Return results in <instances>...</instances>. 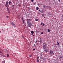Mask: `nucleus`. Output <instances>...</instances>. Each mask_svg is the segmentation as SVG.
<instances>
[{
  "instance_id": "26",
  "label": "nucleus",
  "mask_w": 63,
  "mask_h": 63,
  "mask_svg": "<svg viewBox=\"0 0 63 63\" xmlns=\"http://www.w3.org/2000/svg\"><path fill=\"white\" fill-rule=\"evenodd\" d=\"M47 8H49V6H47Z\"/></svg>"
},
{
  "instance_id": "17",
  "label": "nucleus",
  "mask_w": 63,
  "mask_h": 63,
  "mask_svg": "<svg viewBox=\"0 0 63 63\" xmlns=\"http://www.w3.org/2000/svg\"><path fill=\"white\" fill-rule=\"evenodd\" d=\"M38 9H39V7H37L36 8V10H38Z\"/></svg>"
},
{
  "instance_id": "22",
  "label": "nucleus",
  "mask_w": 63,
  "mask_h": 63,
  "mask_svg": "<svg viewBox=\"0 0 63 63\" xmlns=\"http://www.w3.org/2000/svg\"><path fill=\"white\" fill-rule=\"evenodd\" d=\"M36 21H38V20H39V19H36Z\"/></svg>"
},
{
  "instance_id": "3",
  "label": "nucleus",
  "mask_w": 63,
  "mask_h": 63,
  "mask_svg": "<svg viewBox=\"0 0 63 63\" xmlns=\"http://www.w3.org/2000/svg\"><path fill=\"white\" fill-rule=\"evenodd\" d=\"M44 50V51L45 52H48V51H49V50L47 49V48H45V49Z\"/></svg>"
},
{
  "instance_id": "21",
  "label": "nucleus",
  "mask_w": 63,
  "mask_h": 63,
  "mask_svg": "<svg viewBox=\"0 0 63 63\" xmlns=\"http://www.w3.org/2000/svg\"><path fill=\"white\" fill-rule=\"evenodd\" d=\"M7 57H9V54H7Z\"/></svg>"
},
{
  "instance_id": "19",
  "label": "nucleus",
  "mask_w": 63,
  "mask_h": 63,
  "mask_svg": "<svg viewBox=\"0 0 63 63\" xmlns=\"http://www.w3.org/2000/svg\"><path fill=\"white\" fill-rule=\"evenodd\" d=\"M37 62H39V60L37 59Z\"/></svg>"
},
{
  "instance_id": "29",
  "label": "nucleus",
  "mask_w": 63,
  "mask_h": 63,
  "mask_svg": "<svg viewBox=\"0 0 63 63\" xmlns=\"http://www.w3.org/2000/svg\"><path fill=\"white\" fill-rule=\"evenodd\" d=\"M37 5H38V6H39V5H40V4H39V3L38 4H37Z\"/></svg>"
},
{
  "instance_id": "27",
  "label": "nucleus",
  "mask_w": 63,
  "mask_h": 63,
  "mask_svg": "<svg viewBox=\"0 0 63 63\" xmlns=\"http://www.w3.org/2000/svg\"><path fill=\"white\" fill-rule=\"evenodd\" d=\"M30 57H32V55H30Z\"/></svg>"
},
{
  "instance_id": "39",
  "label": "nucleus",
  "mask_w": 63,
  "mask_h": 63,
  "mask_svg": "<svg viewBox=\"0 0 63 63\" xmlns=\"http://www.w3.org/2000/svg\"><path fill=\"white\" fill-rule=\"evenodd\" d=\"M20 6H21L20 5H19V7H20Z\"/></svg>"
},
{
  "instance_id": "36",
  "label": "nucleus",
  "mask_w": 63,
  "mask_h": 63,
  "mask_svg": "<svg viewBox=\"0 0 63 63\" xmlns=\"http://www.w3.org/2000/svg\"><path fill=\"white\" fill-rule=\"evenodd\" d=\"M39 12H40V10H39Z\"/></svg>"
},
{
  "instance_id": "32",
  "label": "nucleus",
  "mask_w": 63,
  "mask_h": 63,
  "mask_svg": "<svg viewBox=\"0 0 63 63\" xmlns=\"http://www.w3.org/2000/svg\"><path fill=\"white\" fill-rule=\"evenodd\" d=\"M23 23H24V21H23Z\"/></svg>"
},
{
  "instance_id": "16",
  "label": "nucleus",
  "mask_w": 63,
  "mask_h": 63,
  "mask_svg": "<svg viewBox=\"0 0 63 63\" xmlns=\"http://www.w3.org/2000/svg\"><path fill=\"white\" fill-rule=\"evenodd\" d=\"M22 21L24 20V19H23V17H22Z\"/></svg>"
},
{
  "instance_id": "42",
  "label": "nucleus",
  "mask_w": 63,
  "mask_h": 63,
  "mask_svg": "<svg viewBox=\"0 0 63 63\" xmlns=\"http://www.w3.org/2000/svg\"><path fill=\"white\" fill-rule=\"evenodd\" d=\"M33 34L32 33L31 35H33Z\"/></svg>"
},
{
  "instance_id": "23",
  "label": "nucleus",
  "mask_w": 63,
  "mask_h": 63,
  "mask_svg": "<svg viewBox=\"0 0 63 63\" xmlns=\"http://www.w3.org/2000/svg\"><path fill=\"white\" fill-rule=\"evenodd\" d=\"M2 63H5V61H3L2 62Z\"/></svg>"
},
{
  "instance_id": "25",
  "label": "nucleus",
  "mask_w": 63,
  "mask_h": 63,
  "mask_svg": "<svg viewBox=\"0 0 63 63\" xmlns=\"http://www.w3.org/2000/svg\"><path fill=\"white\" fill-rule=\"evenodd\" d=\"M8 13H10V10L8 11Z\"/></svg>"
},
{
  "instance_id": "34",
  "label": "nucleus",
  "mask_w": 63,
  "mask_h": 63,
  "mask_svg": "<svg viewBox=\"0 0 63 63\" xmlns=\"http://www.w3.org/2000/svg\"><path fill=\"white\" fill-rule=\"evenodd\" d=\"M0 56H2V54H0Z\"/></svg>"
},
{
  "instance_id": "15",
  "label": "nucleus",
  "mask_w": 63,
  "mask_h": 63,
  "mask_svg": "<svg viewBox=\"0 0 63 63\" xmlns=\"http://www.w3.org/2000/svg\"><path fill=\"white\" fill-rule=\"evenodd\" d=\"M7 11H10V10H9V8H8V7H7Z\"/></svg>"
},
{
  "instance_id": "43",
  "label": "nucleus",
  "mask_w": 63,
  "mask_h": 63,
  "mask_svg": "<svg viewBox=\"0 0 63 63\" xmlns=\"http://www.w3.org/2000/svg\"><path fill=\"white\" fill-rule=\"evenodd\" d=\"M33 36H34L35 35H33Z\"/></svg>"
},
{
  "instance_id": "44",
  "label": "nucleus",
  "mask_w": 63,
  "mask_h": 63,
  "mask_svg": "<svg viewBox=\"0 0 63 63\" xmlns=\"http://www.w3.org/2000/svg\"><path fill=\"white\" fill-rule=\"evenodd\" d=\"M0 32H1V31H0Z\"/></svg>"
},
{
  "instance_id": "24",
  "label": "nucleus",
  "mask_w": 63,
  "mask_h": 63,
  "mask_svg": "<svg viewBox=\"0 0 63 63\" xmlns=\"http://www.w3.org/2000/svg\"><path fill=\"white\" fill-rule=\"evenodd\" d=\"M37 59H39V57H37Z\"/></svg>"
},
{
  "instance_id": "5",
  "label": "nucleus",
  "mask_w": 63,
  "mask_h": 63,
  "mask_svg": "<svg viewBox=\"0 0 63 63\" xmlns=\"http://www.w3.org/2000/svg\"><path fill=\"white\" fill-rule=\"evenodd\" d=\"M11 24L12 25L14 26V27H16V25H15V24H14V23H13V22H11Z\"/></svg>"
},
{
  "instance_id": "9",
  "label": "nucleus",
  "mask_w": 63,
  "mask_h": 63,
  "mask_svg": "<svg viewBox=\"0 0 63 63\" xmlns=\"http://www.w3.org/2000/svg\"><path fill=\"white\" fill-rule=\"evenodd\" d=\"M53 52L51 50L50 51V54H53Z\"/></svg>"
},
{
  "instance_id": "40",
  "label": "nucleus",
  "mask_w": 63,
  "mask_h": 63,
  "mask_svg": "<svg viewBox=\"0 0 63 63\" xmlns=\"http://www.w3.org/2000/svg\"><path fill=\"white\" fill-rule=\"evenodd\" d=\"M35 46V44L34 45V46Z\"/></svg>"
},
{
  "instance_id": "14",
  "label": "nucleus",
  "mask_w": 63,
  "mask_h": 63,
  "mask_svg": "<svg viewBox=\"0 0 63 63\" xmlns=\"http://www.w3.org/2000/svg\"><path fill=\"white\" fill-rule=\"evenodd\" d=\"M31 33L32 34H34V31H32L31 32Z\"/></svg>"
},
{
  "instance_id": "12",
  "label": "nucleus",
  "mask_w": 63,
  "mask_h": 63,
  "mask_svg": "<svg viewBox=\"0 0 63 63\" xmlns=\"http://www.w3.org/2000/svg\"><path fill=\"white\" fill-rule=\"evenodd\" d=\"M63 58V57H62V56H60V57L59 58V59L60 60H61V58Z\"/></svg>"
},
{
  "instance_id": "11",
  "label": "nucleus",
  "mask_w": 63,
  "mask_h": 63,
  "mask_svg": "<svg viewBox=\"0 0 63 63\" xmlns=\"http://www.w3.org/2000/svg\"><path fill=\"white\" fill-rule=\"evenodd\" d=\"M41 25H43V26H45V24L43 23H41Z\"/></svg>"
},
{
  "instance_id": "20",
  "label": "nucleus",
  "mask_w": 63,
  "mask_h": 63,
  "mask_svg": "<svg viewBox=\"0 0 63 63\" xmlns=\"http://www.w3.org/2000/svg\"><path fill=\"white\" fill-rule=\"evenodd\" d=\"M42 16L43 17H44V14H42Z\"/></svg>"
},
{
  "instance_id": "28",
  "label": "nucleus",
  "mask_w": 63,
  "mask_h": 63,
  "mask_svg": "<svg viewBox=\"0 0 63 63\" xmlns=\"http://www.w3.org/2000/svg\"><path fill=\"white\" fill-rule=\"evenodd\" d=\"M31 1H32V2H33L34 0H32Z\"/></svg>"
},
{
  "instance_id": "1",
  "label": "nucleus",
  "mask_w": 63,
  "mask_h": 63,
  "mask_svg": "<svg viewBox=\"0 0 63 63\" xmlns=\"http://www.w3.org/2000/svg\"><path fill=\"white\" fill-rule=\"evenodd\" d=\"M42 47L44 49H45V48H47V44H44L43 45Z\"/></svg>"
},
{
  "instance_id": "8",
  "label": "nucleus",
  "mask_w": 63,
  "mask_h": 63,
  "mask_svg": "<svg viewBox=\"0 0 63 63\" xmlns=\"http://www.w3.org/2000/svg\"><path fill=\"white\" fill-rule=\"evenodd\" d=\"M43 7H44L45 9H46V8H47V6H46V5H43Z\"/></svg>"
},
{
  "instance_id": "30",
  "label": "nucleus",
  "mask_w": 63,
  "mask_h": 63,
  "mask_svg": "<svg viewBox=\"0 0 63 63\" xmlns=\"http://www.w3.org/2000/svg\"><path fill=\"white\" fill-rule=\"evenodd\" d=\"M41 34H43V32H41Z\"/></svg>"
},
{
  "instance_id": "35",
  "label": "nucleus",
  "mask_w": 63,
  "mask_h": 63,
  "mask_svg": "<svg viewBox=\"0 0 63 63\" xmlns=\"http://www.w3.org/2000/svg\"><path fill=\"white\" fill-rule=\"evenodd\" d=\"M59 2H60V0H58Z\"/></svg>"
},
{
  "instance_id": "31",
  "label": "nucleus",
  "mask_w": 63,
  "mask_h": 63,
  "mask_svg": "<svg viewBox=\"0 0 63 63\" xmlns=\"http://www.w3.org/2000/svg\"><path fill=\"white\" fill-rule=\"evenodd\" d=\"M6 17L7 18H8V17H9V16H7Z\"/></svg>"
},
{
  "instance_id": "41",
  "label": "nucleus",
  "mask_w": 63,
  "mask_h": 63,
  "mask_svg": "<svg viewBox=\"0 0 63 63\" xmlns=\"http://www.w3.org/2000/svg\"><path fill=\"white\" fill-rule=\"evenodd\" d=\"M13 6H14V5H13Z\"/></svg>"
},
{
  "instance_id": "6",
  "label": "nucleus",
  "mask_w": 63,
  "mask_h": 63,
  "mask_svg": "<svg viewBox=\"0 0 63 63\" xmlns=\"http://www.w3.org/2000/svg\"><path fill=\"white\" fill-rule=\"evenodd\" d=\"M43 40H42V39L41 38H40L39 42L41 43H43Z\"/></svg>"
},
{
  "instance_id": "10",
  "label": "nucleus",
  "mask_w": 63,
  "mask_h": 63,
  "mask_svg": "<svg viewBox=\"0 0 63 63\" xmlns=\"http://www.w3.org/2000/svg\"><path fill=\"white\" fill-rule=\"evenodd\" d=\"M27 22L28 23H30V20H28Z\"/></svg>"
},
{
  "instance_id": "4",
  "label": "nucleus",
  "mask_w": 63,
  "mask_h": 63,
  "mask_svg": "<svg viewBox=\"0 0 63 63\" xmlns=\"http://www.w3.org/2000/svg\"><path fill=\"white\" fill-rule=\"evenodd\" d=\"M5 7H9V5L8 4V2H6V5H5Z\"/></svg>"
},
{
  "instance_id": "18",
  "label": "nucleus",
  "mask_w": 63,
  "mask_h": 63,
  "mask_svg": "<svg viewBox=\"0 0 63 63\" xmlns=\"http://www.w3.org/2000/svg\"><path fill=\"white\" fill-rule=\"evenodd\" d=\"M47 31L48 32H50V30H49V29H48L47 30Z\"/></svg>"
},
{
  "instance_id": "7",
  "label": "nucleus",
  "mask_w": 63,
  "mask_h": 63,
  "mask_svg": "<svg viewBox=\"0 0 63 63\" xmlns=\"http://www.w3.org/2000/svg\"><path fill=\"white\" fill-rule=\"evenodd\" d=\"M8 4L9 5H10V4H11V5H12V2H11V1H9L8 2Z\"/></svg>"
},
{
  "instance_id": "13",
  "label": "nucleus",
  "mask_w": 63,
  "mask_h": 63,
  "mask_svg": "<svg viewBox=\"0 0 63 63\" xmlns=\"http://www.w3.org/2000/svg\"><path fill=\"white\" fill-rule=\"evenodd\" d=\"M58 43V42H57V45H59V44H60V42H59Z\"/></svg>"
},
{
  "instance_id": "38",
  "label": "nucleus",
  "mask_w": 63,
  "mask_h": 63,
  "mask_svg": "<svg viewBox=\"0 0 63 63\" xmlns=\"http://www.w3.org/2000/svg\"><path fill=\"white\" fill-rule=\"evenodd\" d=\"M33 50H35V49H33Z\"/></svg>"
},
{
  "instance_id": "37",
  "label": "nucleus",
  "mask_w": 63,
  "mask_h": 63,
  "mask_svg": "<svg viewBox=\"0 0 63 63\" xmlns=\"http://www.w3.org/2000/svg\"><path fill=\"white\" fill-rule=\"evenodd\" d=\"M23 37V38H24V37H23V36H22Z\"/></svg>"
},
{
  "instance_id": "2",
  "label": "nucleus",
  "mask_w": 63,
  "mask_h": 63,
  "mask_svg": "<svg viewBox=\"0 0 63 63\" xmlns=\"http://www.w3.org/2000/svg\"><path fill=\"white\" fill-rule=\"evenodd\" d=\"M27 24H28V26L29 27H31V26H33V25H32V24H31V23H28Z\"/></svg>"
},
{
  "instance_id": "33",
  "label": "nucleus",
  "mask_w": 63,
  "mask_h": 63,
  "mask_svg": "<svg viewBox=\"0 0 63 63\" xmlns=\"http://www.w3.org/2000/svg\"><path fill=\"white\" fill-rule=\"evenodd\" d=\"M0 53H2V52H1V51H0Z\"/></svg>"
}]
</instances>
